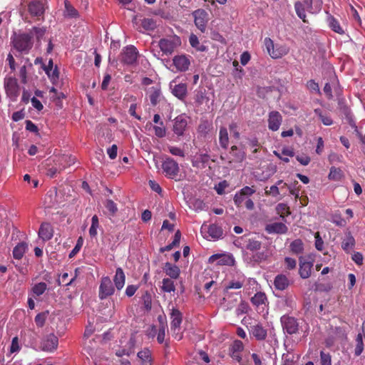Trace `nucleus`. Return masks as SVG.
<instances>
[{
    "label": "nucleus",
    "mask_w": 365,
    "mask_h": 365,
    "mask_svg": "<svg viewBox=\"0 0 365 365\" xmlns=\"http://www.w3.org/2000/svg\"><path fill=\"white\" fill-rule=\"evenodd\" d=\"M245 281L244 276L239 277L237 279L230 281L226 286V289H238L242 287Z\"/></svg>",
    "instance_id": "40"
},
{
    "label": "nucleus",
    "mask_w": 365,
    "mask_h": 365,
    "mask_svg": "<svg viewBox=\"0 0 365 365\" xmlns=\"http://www.w3.org/2000/svg\"><path fill=\"white\" fill-rule=\"evenodd\" d=\"M13 44L18 51L25 53H29L33 46L32 34H15Z\"/></svg>",
    "instance_id": "1"
},
{
    "label": "nucleus",
    "mask_w": 365,
    "mask_h": 365,
    "mask_svg": "<svg viewBox=\"0 0 365 365\" xmlns=\"http://www.w3.org/2000/svg\"><path fill=\"white\" fill-rule=\"evenodd\" d=\"M289 282L288 278L284 274H278L274 280V287L278 290H284L288 287Z\"/></svg>",
    "instance_id": "28"
},
{
    "label": "nucleus",
    "mask_w": 365,
    "mask_h": 365,
    "mask_svg": "<svg viewBox=\"0 0 365 365\" xmlns=\"http://www.w3.org/2000/svg\"><path fill=\"white\" fill-rule=\"evenodd\" d=\"M46 29L45 27H33L29 34H32V35L34 34L36 39L39 41L46 34Z\"/></svg>",
    "instance_id": "50"
},
{
    "label": "nucleus",
    "mask_w": 365,
    "mask_h": 365,
    "mask_svg": "<svg viewBox=\"0 0 365 365\" xmlns=\"http://www.w3.org/2000/svg\"><path fill=\"white\" fill-rule=\"evenodd\" d=\"M104 205L111 216H114L118 212L117 205L112 200H106Z\"/></svg>",
    "instance_id": "49"
},
{
    "label": "nucleus",
    "mask_w": 365,
    "mask_h": 365,
    "mask_svg": "<svg viewBox=\"0 0 365 365\" xmlns=\"http://www.w3.org/2000/svg\"><path fill=\"white\" fill-rule=\"evenodd\" d=\"M327 21L329 23V26L334 32H336L340 34H344V30L340 26L339 21L334 16H329Z\"/></svg>",
    "instance_id": "39"
},
{
    "label": "nucleus",
    "mask_w": 365,
    "mask_h": 365,
    "mask_svg": "<svg viewBox=\"0 0 365 365\" xmlns=\"http://www.w3.org/2000/svg\"><path fill=\"white\" fill-rule=\"evenodd\" d=\"M250 332L257 340H263L267 336V330L260 324L251 326Z\"/></svg>",
    "instance_id": "29"
},
{
    "label": "nucleus",
    "mask_w": 365,
    "mask_h": 365,
    "mask_svg": "<svg viewBox=\"0 0 365 365\" xmlns=\"http://www.w3.org/2000/svg\"><path fill=\"white\" fill-rule=\"evenodd\" d=\"M83 244V240L81 237H80L76 242V246L74 248L71 250V252L69 254V257L72 258L73 257L81 250Z\"/></svg>",
    "instance_id": "57"
},
{
    "label": "nucleus",
    "mask_w": 365,
    "mask_h": 365,
    "mask_svg": "<svg viewBox=\"0 0 365 365\" xmlns=\"http://www.w3.org/2000/svg\"><path fill=\"white\" fill-rule=\"evenodd\" d=\"M164 269L166 274L173 279H177L180 275V271L179 267L169 262L165 263Z\"/></svg>",
    "instance_id": "31"
},
{
    "label": "nucleus",
    "mask_w": 365,
    "mask_h": 365,
    "mask_svg": "<svg viewBox=\"0 0 365 365\" xmlns=\"http://www.w3.org/2000/svg\"><path fill=\"white\" fill-rule=\"evenodd\" d=\"M98 226V217L97 215H93L91 219V226L89 229V235L91 237H94L97 235V228Z\"/></svg>",
    "instance_id": "47"
},
{
    "label": "nucleus",
    "mask_w": 365,
    "mask_h": 365,
    "mask_svg": "<svg viewBox=\"0 0 365 365\" xmlns=\"http://www.w3.org/2000/svg\"><path fill=\"white\" fill-rule=\"evenodd\" d=\"M4 88L6 93L11 101H16L19 95V86L17 80L14 77H8L4 79Z\"/></svg>",
    "instance_id": "7"
},
{
    "label": "nucleus",
    "mask_w": 365,
    "mask_h": 365,
    "mask_svg": "<svg viewBox=\"0 0 365 365\" xmlns=\"http://www.w3.org/2000/svg\"><path fill=\"white\" fill-rule=\"evenodd\" d=\"M251 302L255 307L257 312L264 315L267 313L268 302L264 292H258L252 298Z\"/></svg>",
    "instance_id": "5"
},
{
    "label": "nucleus",
    "mask_w": 365,
    "mask_h": 365,
    "mask_svg": "<svg viewBox=\"0 0 365 365\" xmlns=\"http://www.w3.org/2000/svg\"><path fill=\"white\" fill-rule=\"evenodd\" d=\"M282 117L278 111H272L269 114L268 128L272 131H277L282 123Z\"/></svg>",
    "instance_id": "16"
},
{
    "label": "nucleus",
    "mask_w": 365,
    "mask_h": 365,
    "mask_svg": "<svg viewBox=\"0 0 365 365\" xmlns=\"http://www.w3.org/2000/svg\"><path fill=\"white\" fill-rule=\"evenodd\" d=\"M230 155L233 157L232 160L241 162L245 158V154L242 151L238 150L236 145L231 147Z\"/></svg>",
    "instance_id": "45"
},
{
    "label": "nucleus",
    "mask_w": 365,
    "mask_h": 365,
    "mask_svg": "<svg viewBox=\"0 0 365 365\" xmlns=\"http://www.w3.org/2000/svg\"><path fill=\"white\" fill-rule=\"evenodd\" d=\"M313 263L307 261H300L299 274L302 279H307L311 276Z\"/></svg>",
    "instance_id": "26"
},
{
    "label": "nucleus",
    "mask_w": 365,
    "mask_h": 365,
    "mask_svg": "<svg viewBox=\"0 0 365 365\" xmlns=\"http://www.w3.org/2000/svg\"><path fill=\"white\" fill-rule=\"evenodd\" d=\"M42 68L53 83L58 81L59 77L58 69L56 66H53V62L52 59L48 61L47 65L43 63Z\"/></svg>",
    "instance_id": "14"
},
{
    "label": "nucleus",
    "mask_w": 365,
    "mask_h": 365,
    "mask_svg": "<svg viewBox=\"0 0 365 365\" xmlns=\"http://www.w3.org/2000/svg\"><path fill=\"white\" fill-rule=\"evenodd\" d=\"M163 285H162V289L165 292L170 293L172 292H175V287L174 284V282L172 279L169 278H165L163 279Z\"/></svg>",
    "instance_id": "44"
},
{
    "label": "nucleus",
    "mask_w": 365,
    "mask_h": 365,
    "mask_svg": "<svg viewBox=\"0 0 365 365\" xmlns=\"http://www.w3.org/2000/svg\"><path fill=\"white\" fill-rule=\"evenodd\" d=\"M138 58V51L133 46H126L121 53V61L127 65L134 64Z\"/></svg>",
    "instance_id": "11"
},
{
    "label": "nucleus",
    "mask_w": 365,
    "mask_h": 365,
    "mask_svg": "<svg viewBox=\"0 0 365 365\" xmlns=\"http://www.w3.org/2000/svg\"><path fill=\"white\" fill-rule=\"evenodd\" d=\"M201 232H207V235H205V237H210L213 240L220 238L223 234L222 229L215 224L207 225L204 223L201 227Z\"/></svg>",
    "instance_id": "12"
},
{
    "label": "nucleus",
    "mask_w": 365,
    "mask_h": 365,
    "mask_svg": "<svg viewBox=\"0 0 365 365\" xmlns=\"http://www.w3.org/2000/svg\"><path fill=\"white\" fill-rule=\"evenodd\" d=\"M138 357L140 359L142 365H151V352L148 349L139 351Z\"/></svg>",
    "instance_id": "34"
},
{
    "label": "nucleus",
    "mask_w": 365,
    "mask_h": 365,
    "mask_svg": "<svg viewBox=\"0 0 365 365\" xmlns=\"http://www.w3.org/2000/svg\"><path fill=\"white\" fill-rule=\"evenodd\" d=\"M294 9L297 16L304 21L306 22V14L304 5L302 2L297 1L294 4Z\"/></svg>",
    "instance_id": "46"
},
{
    "label": "nucleus",
    "mask_w": 365,
    "mask_h": 365,
    "mask_svg": "<svg viewBox=\"0 0 365 365\" xmlns=\"http://www.w3.org/2000/svg\"><path fill=\"white\" fill-rule=\"evenodd\" d=\"M140 25L145 31H154L156 28V21L151 18H144L140 20Z\"/></svg>",
    "instance_id": "36"
},
{
    "label": "nucleus",
    "mask_w": 365,
    "mask_h": 365,
    "mask_svg": "<svg viewBox=\"0 0 365 365\" xmlns=\"http://www.w3.org/2000/svg\"><path fill=\"white\" fill-rule=\"evenodd\" d=\"M168 150L173 155L179 156V157H182V158L185 157V152H184V150H182L181 148H178V147H176V146H169L168 147Z\"/></svg>",
    "instance_id": "60"
},
{
    "label": "nucleus",
    "mask_w": 365,
    "mask_h": 365,
    "mask_svg": "<svg viewBox=\"0 0 365 365\" xmlns=\"http://www.w3.org/2000/svg\"><path fill=\"white\" fill-rule=\"evenodd\" d=\"M173 64L178 71H185L188 69L190 61L186 56L181 55L174 57Z\"/></svg>",
    "instance_id": "22"
},
{
    "label": "nucleus",
    "mask_w": 365,
    "mask_h": 365,
    "mask_svg": "<svg viewBox=\"0 0 365 365\" xmlns=\"http://www.w3.org/2000/svg\"><path fill=\"white\" fill-rule=\"evenodd\" d=\"M264 44L269 54L272 58H279L289 53V48L285 45L276 44L270 38H264Z\"/></svg>",
    "instance_id": "2"
},
{
    "label": "nucleus",
    "mask_w": 365,
    "mask_h": 365,
    "mask_svg": "<svg viewBox=\"0 0 365 365\" xmlns=\"http://www.w3.org/2000/svg\"><path fill=\"white\" fill-rule=\"evenodd\" d=\"M46 9V0H31L28 4V11L33 17L40 19L43 16Z\"/></svg>",
    "instance_id": "4"
},
{
    "label": "nucleus",
    "mask_w": 365,
    "mask_h": 365,
    "mask_svg": "<svg viewBox=\"0 0 365 365\" xmlns=\"http://www.w3.org/2000/svg\"><path fill=\"white\" fill-rule=\"evenodd\" d=\"M284 266L287 269H294L296 268L297 261L294 258L287 257L284 258Z\"/></svg>",
    "instance_id": "59"
},
{
    "label": "nucleus",
    "mask_w": 365,
    "mask_h": 365,
    "mask_svg": "<svg viewBox=\"0 0 365 365\" xmlns=\"http://www.w3.org/2000/svg\"><path fill=\"white\" fill-rule=\"evenodd\" d=\"M212 124L207 120H202L198 125L197 132L202 136H205L211 128Z\"/></svg>",
    "instance_id": "43"
},
{
    "label": "nucleus",
    "mask_w": 365,
    "mask_h": 365,
    "mask_svg": "<svg viewBox=\"0 0 365 365\" xmlns=\"http://www.w3.org/2000/svg\"><path fill=\"white\" fill-rule=\"evenodd\" d=\"M170 318H171V323H170L171 330L174 332H175L176 331H179L182 321V313L178 309L173 308L171 311Z\"/></svg>",
    "instance_id": "17"
},
{
    "label": "nucleus",
    "mask_w": 365,
    "mask_h": 365,
    "mask_svg": "<svg viewBox=\"0 0 365 365\" xmlns=\"http://www.w3.org/2000/svg\"><path fill=\"white\" fill-rule=\"evenodd\" d=\"M113 282L117 289L120 290L125 285V276L123 270L118 267L116 269L115 274L113 278Z\"/></svg>",
    "instance_id": "27"
},
{
    "label": "nucleus",
    "mask_w": 365,
    "mask_h": 365,
    "mask_svg": "<svg viewBox=\"0 0 365 365\" xmlns=\"http://www.w3.org/2000/svg\"><path fill=\"white\" fill-rule=\"evenodd\" d=\"M314 113L319 118L324 125L329 126L333 124V120L331 116L328 114H324L321 109H314Z\"/></svg>",
    "instance_id": "38"
},
{
    "label": "nucleus",
    "mask_w": 365,
    "mask_h": 365,
    "mask_svg": "<svg viewBox=\"0 0 365 365\" xmlns=\"http://www.w3.org/2000/svg\"><path fill=\"white\" fill-rule=\"evenodd\" d=\"M162 169L165 176L172 179L178 175L180 170L178 163L170 157L165 158L162 163Z\"/></svg>",
    "instance_id": "6"
},
{
    "label": "nucleus",
    "mask_w": 365,
    "mask_h": 365,
    "mask_svg": "<svg viewBox=\"0 0 365 365\" xmlns=\"http://www.w3.org/2000/svg\"><path fill=\"white\" fill-rule=\"evenodd\" d=\"M165 325L163 323H161L158 333L157 336V340L160 344H162L164 341L165 336Z\"/></svg>",
    "instance_id": "62"
},
{
    "label": "nucleus",
    "mask_w": 365,
    "mask_h": 365,
    "mask_svg": "<svg viewBox=\"0 0 365 365\" xmlns=\"http://www.w3.org/2000/svg\"><path fill=\"white\" fill-rule=\"evenodd\" d=\"M354 238L350 234H349L346 236V238L342 242V247L344 250H348L349 249L352 248L354 246Z\"/></svg>",
    "instance_id": "51"
},
{
    "label": "nucleus",
    "mask_w": 365,
    "mask_h": 365,
    "mask_svg": "<svg viewBox=\"0 0 365 365\" xmlns=\"http://www.w3.org/2000/svg\"><path fill=\"white\" fill-rule=\"evenodd\" d=\"M53 230L48 222H43L38 230V237L43 241H48L53 237Z\"/></svg>",
    "instance_id": "20"
},
{
    "label": "nucleus",
    "mask_w": 365,
    "mask_h": 365,
    "mask_svg": "<svg viewBox=\"0 0 365 365\" xmlns=\"http://www.w3.org/2000/svg\"><path fill=\"white\" fill-rule=\"evenodd\" d=\"M189 42L191 46L198 51L203 52L207 50V47L206 46L200 43L197 36L195 34H191L190 36Z\"/></svg>",
    "instance_id": "35"
},
{
    "label": "nucleus",
    "mask_w": 365,
    "mask_h": 365,
    "mask_svg": "<svg viewBox=\"0 0 365 365\" xmlns=\"http://www.w3.org/2000/svg\"><path fill=\"white\" fill-rule=\"evenodd\" d=\"M267 259V255L264 252H257L255 254L252 255V260L254 262L259 263L263 261H265Z\"/></svg>",
    "instance_id": "54"
},
{
    "label": "nucleus",
    "mask_w": 365,
    "mask_h": 365,
    "mask_svg": "<svg viewBox=\"0 0 365 365\" xmlns=\"http://www.w3.org/2000/svg\"><path fill=\"white\" fill-rule=\"evenodd\" d=\"M364 350L363 336L361 333H359L356 337V347L354 354L357 356L361 355Z\"/></svg>",
    "instance_id": "42"
},
{
    "label": "nucleus",
    "mask_w": 365,
    "mask_h": 365,
    "mask_svg": "<svg viewBox=\"0 0 365 365\" xmlns=\"http://www.w3.org/2000/svg\"><path fill=\"white\" fill-rule=\"evenodd\" d=\"M241 240L244 242L245 248L250 251L256 252L261 249L262 242L257 240L255 237L244 235L241 237Z\"/></svg>",
    "instance_id": "15"
},
{
    "label": "nucleus",
    "mask_w": 365,
    "mask_h": 365,
    "mask_svg": "<svg viewBox=\"0 0 365 365\" xmlns=\"http://www.w3.org/2000/svg\"><path fill=\"white\" fill-rule=\"evenodd\" d=\"M28 249V245L25 242L19 243L13 250V256L16 259H20L24 256L26 250Z\"/></svg>",
    "instance_id": "32"
},
{
    "label": "nucleus",
    "mask_w": 365,
    "mask_h": 365,
    "mask_svg": "<svg viewBox=\"0 0 365 365\" xmlns=\"http://www.w3.org/2000/svg\"><path fill=\"white\" fill-rule=\"evenodd\" d=\"M56 165H58L60 170H63L68 166H70L75 163L76 158L72 155H62L58 156L55 160Z\"/></svg>",
    "instance_id": "25"
},
{
    "label": "nucleus",
    "mask_w": 365,
    "mask_h": 365,
    "mask_svg": "<svg viewBox=\"0 0 365 365\" xmlns=\"http://www.w3.org/2000/svg\"><path fill=\"white\" fill-rule=\"evenodd\" d=\"M290 249L291 251L294 254L298 255L302 253L304 250V245L302 241L299 239L294 240L290 244Z\"/></svg>",
    "instance_id": "41"
},
{
    "label": "nucleus",
    "mask_w": 365,
    "mask_h": 365,
    "mask_svg": "<svg viewBox=\"0 0 365 365\" xmlns=\"http://www.w3.org/2000/svg\"><path fill=\"white\" fill-rule=\"evenodd\" d=\"M320 364L331 365V357L329 353L323 351L320 352Z\"/></svg>",
    "instance_id": "52"
},
{
    "label": "nucleus",
    "mask_w": 365,
    "mask_h": 365,
    "mask_svg": "<svg viewBox=\"0 0 365 365\" xmlns=\"http://www.w3.org/2000/svg\"><path fill=\"white\" fill-rule=\"evenodd\" d=\"M65 16L69 18H77L79 14L78 11L71 4L68 0H65Z\"/></svg>",
    "instance_id": "37"
},
{
    "label": "nucleus",
    "mask_w": 365,
    "mask_h": 365,
    "mask_svg": "<svg viewBox=\"0 0 365 365\" xmlns=\"http://www.w3.org/2000/svg\"><path fill=\"white\" fill-rule=\"evenodd\" d=\"M155 135L158 138H163L165 135L166 130L163 125V122H160V125H155L153 127Z\"/></svg>",
    "instance_id": "58"
},
{
    "label": "nucleus",
    "mask_w": 365,
    "mask_h": 365,
    "mask_svg": "<svg viewBox=\"0 0 365 365\" xmlns=\"http://www.w3.org/2000/svg\"><path fill=\"white\" fill-rule=\"evenodd\" d=\"M351 259L357 265H361L363 264L364 257L361 252H354L351 256Z\"/></svg>",
    "instance_id": "64"
},
{
    "label": "nucleus",
    "mask_w": 365,
    "mask_h": 365,
    "mask_svg": "<svg viewBox=\"0 0 365 365\" xmlns=\"http://www.w3.org/2000/svg\"><path fill=\"white\" fill-rule=\"evenodd\" d=\"M244 349L243 343L240 340H235L230 346V352L231 357L238 361L240 362L242 357L241 353Z\"/></svg>",
    "instance_id": "18"
},
{
    "label": "nucleus",
    "mask_w": 365,
    "mask_h": 365,
    "mask_svg": "<svg viewBox=\"0 0 365 365\" xmlns=\"http://www.w3.org/2000/svg\"><path fill=\"white\" fill-rule=\"evenodd\" d=\"M288 227L282 222H273L266 225L265 231L269 234H285Z\"/></svg>",
    "instance_id": "21"
},
{
    "label": "nucleus",
    "mask_w": 365,
    "mask_h": 365,
    "mask_svg": "<svg viewBox=\"0 0 365 365\" xmlns=\"http://www.w3.org/2000/svg\"><path fill=\"white\" fill-rule=\"evenodd\" d=\"M180 241V232L178 230L175 234L174 239H173V244H169L165 247L162 248L161 251H164V250H168H168H172L174 246H176V245H179Z\"/></svg>",
    "instance_id": "53"
},
{
    "label": "nucleus",
    "mask_w": 365,
    "mask_h": 365,
    "mask_svg": "<svg viewBox=\"0 0 365 365\" xmlns=\"http://www.w3.org/2000/svg\"><path fill=\"white\" fill-rule=\"evenodd\" d=\"M58 344V337L51 334L47 335L41 341V347L43 351H53L57 349Z\"/></svg>",
    "instance_id": "13"
},
{
    "label": "nucleus",
    "mask_w": 365,
    "mask_h": 365,
    "mask_svg": "<svg viewBox=\"0 0 365 365\" xmlns=\"http://www.w3.org/2000/svg\"><path fill=\"white\" fill-rule=\"evenodd\" d=\"M229 184L226 180L220 182L215 185V189L217 194L222 195L225 192V190L228 187Z\"/></svg>",
    "instance_id": "61"
},
{
    "label": "nucleus",
    "mask_w": 365,
    "mask_h": 365,
    "mask_svg": "<svg viewBox=\"0 0 365 365\" xmlns=\"http://www.w3.org/2000/svg\"><path fill=\"white\" fill-rule=\"evenodd\" d=\"M175 81L170 83V86L172 93L178 98L182 100L187 96V85L185 83L174 84Z\"/></svg>",
    "instance_id": "19"
},
{
    "label": "nucleus",
    "mask_w": 365,
    "mask_h": 365,
    "mask_svg": "<svg viewBox=\"0 0 365 365\" xmlns=\"http://www.w3.org/2000/svg\"><path fill=\"white\" fill-rule=\"evenodd\" d=\"M47 289V285L45 282H39L36 284L32 287V292L36 296H41L43 294Z\"/></svg>",
    "instance_id": "48"
},
{
    "label": "nucleus",
    "mask_w": 365,
    "mask_h": 365,
    "mask_svg": "<svg viewBox=\"0 0 365 365\" xmlns=\"http://www.w3.org/2000/svg\"><path fill=\"white\" fill-rule=\"evenodd\" d=\"M180 43V38L175 36L170 38L160 39L158 42V46L163 54L168 56L171 55Z\"/></svg>",
    "instance_id": "3"
},
{
    "label": "nucleus",
    "mask_w": 365,
    "mask_h": 365,
    "mask_svg": "<svg viewBox=\"0 0 365 365\" xmlns=\"http://www.w3.org/2000/svg\"><path fill=\"white\" fill-rule=\"evenodd\" d=\"M216 260H217V264L220 265H232L235 262L232 255H213L209 258L210 262H214Z\"/></svg>",
    "instance_id": "23"
},
{
    "label": "nucleus",
    "mask_w": 365,
    "mask_h": 365,
    "mask_svg": "<svg viewBox=\"0 0 365 365\" xmlns=\"http://www.w3.org/2000/svg\"><path fill=\"white\" fill-rule=\"evenodd\" d=\"M219 141L222 148L227 149L229 144L228 132L225 127H221L219 133Z\"/></svg>",
    "instance_id": "33"
},
{
    "label": "nucleus",
    "mask_w": 365,
    "mask_h": 365,
    "mask_svg": "<svg viewBox=\"0 0 365 365\" xmlns=\"http://www.w3.org/2000/svg\"><path fill=\"white\" fill-rule=\"evenodd\" d=\"M289 210V207L284 203H279L277 206V210L282 217H284V215H289L290 214Z\"/></svg>",
    "instance_id": "55"
},
{
    "label": "nucleus",
    "mask_w": 365,
    "mask_h": 365,
    "mask_svg": "<svg viewBox=\"0 0 365 365\" xmlns=\"http://www.w3.org/2000/svg\"><path fill=\"white\" fill-rule=\"evenodd\" d=\"M115 289L110 279L108 277H104L101 279L99 287V298L106 299L114 293Z\"/></svg>",
    "instance_id": "10"
},
{
    "label": "nucleus",
    "mask_w": 365,
    "mask_h": 365,
    "mask_svg": "<svg viewBox=\"0 0 365 365\" xmlns=\"http://www.w3.org/2000/svg\"><path fill=\"white\" fill-rule=\"evenodd\" d=\"M194 22L197 28L202 33L206 31L209 21L208 14L204 9H197L192 13Z\"/></svg>",
    "instance_id": "9"
},
{
    "label": "nucleus",
    "mask_w": 365,
    "mask_h": 365,
    "mask_svg": "<svg viewBox=\"0 0 365 365\" xmlns=\"http://www.w3.org/2000/svg\"><path fill=\"white\" fill-rule=\"evenodd\" d=\"M149 98L153 106H156L160 101L161 91L159 87H152L149 91Z\"/></svg>",
    "instance_id": "30"
},
{
    "label": "nucleus",
    "mask_w": 365,
    "mask_h": 365,
    "mask_svg": "<svg viewBox=\"0 0 365 365\" xmlns=\"http://www.w3.org/2000/svg\"><path fill=\"white\" fill-rule=\"evenodd\" d=\"M20 350V346L19 344V339L17 336H15L12 339L11 344L10 346V353L13 354L15 352H18Z\"/></svg>",
    "instance_id": "63"
},
{
    "label": "nucleus",
    "mask_w": 365,
    "mask_h": 365,
    "mask_svg": "<svg viewBox=\"0 0 365 365\" xmlns=\"http://www.w3.org/2000/svg\"><path fill=\"white\" fill-rule=\"evenodd\" d=\"M281 323L284 332L289 334H296L299 330V324L297 320L288 315H284L281 317Z\"/></svg>",
    "instance_id": "8"
},
{
    "label": "nucleus",
    "mask_w": 365,
    "mask_h": 365,
    "mask_svg": "<svg viewBox=\"0 0 365 365\" xmlns=\"http://www.w3.org/2000/svg\"><path fill=\"white\" fill-rule=\"evenodd\" d=\"M187 125V120L183 116L179 115L176 117L173 125L174 133L178 136L182 135Z\"/></svg>",
    "instance_id": "24"
},
{
    "label": "nucleus",
    "mask_w": 365,
    "mask_h": 365,
    "mask_svg": "<svg viewBox=\"0 0 365 365\" xmlns=\"http://www.w3.org/2000/svg\"><path fill=\"white\" fill-rule=\"evenodd\" d=\"M329 178L331 180H338L341 178V170L339 168L332 167L330 169Z\"/></svg>",
    "instance_id": "56"
}]
</instances>
